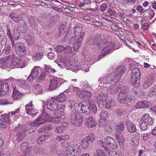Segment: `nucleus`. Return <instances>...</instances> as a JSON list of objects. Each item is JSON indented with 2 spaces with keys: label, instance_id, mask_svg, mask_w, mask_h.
<instances>
[{
  "label": "nucleus",
  "instance_id": "72a5a7b5",
  "mask_svg": "<svg viewBox=\"0 0 156 156\" xmlns=\"http://www.w3.org/2000/svg\"><path fill=\"white\" fill-rule=\"evenodd\" d=\"M14 130L17 132V133H25V132L27 131V129L24 126H19L15 128Z\"/></svg>",
  "mask_w": 156,
  "mask_h": 156
},
{
  "label": "nucleus",
  "instance_id": "473e14b6",
  "mask_svg": "<svg viewBox=\"0 0 156 156\" xmlns=\"http://www.w3.org/2000/svg\"><path fill=\"white\" fill-rule=\"evenodd\" d=\"M44 72L47 74L50 73L51 74H53L56 72L55 69H53L50 66L45 65V66L44 69Z\"/></svg>",
  "mask_w": 156,
  "mask_h": 156
},
{
  "label": "nucleus",
  "instance_id": "a211bd4d",
  "mask_svg": "<svg viewBox=\"0 0 156 156\" xmlns=\"http://www.w3.org/2000/svg\"><path fill=\"white\" fill-rule=\"evenodd\" d=\"M110 75H107L99 79V82L101 84H110L113 83L112 78L111 76H112V74H110Z\"/></svg>",
  "mask_w": 156,
  "mask_h": 156
},
{
  "label": "nucleus",
  "instance_id": "de8ad7c7",
  "mask_svg": "<svg viewBox=\"0 0 156 156\" xmlns=\"http://www.w3.org/2000/svg\"><path fill=\"white\" fill-rule=\"evenodd\" d=\"M20 33L18 32L17 28H14L13 31V36L15 40H18L20 38Z\"/></svg>",
  "mask_w": 156,
  "mask_h": 156
},
{
  "label": "nucleus",
  "instance_id": "2f4dec72",
  "mask_svg": "<svg viewBox=\"0 0 156 156\" xmlns=\"http://www.w3.org/2000/svg\"><path fill=\"white\" fill-rule=\"evenodd\" d=\"M116 85H112L108 88L107 92L110 94L114 95L118 91Z\"/></svg>",
  "mask_w": 156,
  "mask_h": 156
},
{
  "label": "nucleus",
  "instance_id": "603ef678",
  "mask_svg": "<svg viewBox=\"0 0 156 156\" xmlns=\"http://www.w3.org/2000/svg\"><path fill=\"white\" fill-rule=\"evenodd\" d=\"M32 101H31L30 103L26 105L25 106V110L27 113H29L30 114H31L30 112V109L32 108V106L33 105L32 104Z\"/></svg>",
  "mask_w": 156,
  "mask_h": 156
},
{
  "label": "nucleus",
  "instance_id": "052dcab7",
  "mask_svg": "<svg viewBox=\"0 0 156 156\" xmlns=\"http://www.w3.org/2000/svg\"><path fill=\"white\" fill-rule=\"evenodd\" d=\"M65 48L63 46L61 45H58L55 47V49L57 52L61 53L64 51Z\"/></svg>",
  "mask_w": 156,
  "mask_h": 156
},
{
  "label": "nucleus",
  "instance_id": "cd10ccee",
  "mask_svg": "<svg viewBox=\"0 0 156 156\" xmlns=\"http://www.w3.org/2000/svg\"><path fill=\"white\" fill-rule=\"evenodd\" d=\"M126 126L128 131L131 133H134L136 132V129L135 126L129 121L126 123Z\"/></svg>",
  "mask_w": 156,
  "mask_h": 156
},
{
  "label": "nucleus",
  "instance_id": "bf43d9fd",
  "mask_svg": "<svg viewBox=\"0 0 156 156\" xmlns=\"http://www.w3.org/2000/svg\"><path fill=\"white\" fill-rule=\"evenodd\" d=\"M107 112L106 111H103L100 114L101 119H106L107 116Z\"/></svg>",
  "mask_w": 156,
  "mask_h": 156
},
{
  "label": "nucleus",
  "instance_id": "338daca9",
  "mask_svg": "<svg viewBox=\"0 0 156 156\" xmlns=\"http://www.w3.org/2000/svg\"><path fill=\"white\" fill-rule=\"evenodd\" d=\"M29 20L30 24L32 26L34 24L37 18L33 16H30L29 17Z\"/></svg>",
  "mask_w": 156,
  "mask_h": 156
},
{
  "label": "nucleus",
  "instance_id": "6ab92c4d",
  "mask_svg": "<svg viewBox=\"0 0 156 156\" xmlns=\"http://www.w3.org/2000/svg\"><path fill=\"white\" fill-rule=\"evenodd\" d=\"M9 55L5 57V58L1 59L0 60V66L2 68H10L11 67V64L9 63L10 60Z\"/></svg>",
  "mask_w": 156,
  "mask_h": 156
},
{
  "label": "nucleus",
  "instance_id": "09e8293b",
  "mask_svg": "<svg viewBox=\"0 0 156 156\" xmlns=\"http://www.w3.org/2000/svg\"><path fill=\"white\" fill-rule=\"evenodd\" d=\"M123 109L121 107L116 108L115 111V113L119 116H122L123 114Z\"/></svg>",
  "mask_w": 156,
  "mask_h": 156
},
{
  "label": "nucleus",
  "instance_id": "0e129e2a",
  "mask_svg": "<svg viewBox=\"0 0 156 156\" xmlns=\"http://www.w3.org/2000/svg\"><path fill=\"white\" fill-rule=\"evenodd\" d=\"M45 140V136L44 135H41L37 139V142L38 144H41L43 141Z\"/></svg>",
  "mask_w": 156,
  "mask_h": 156
},
{
  "label": "nucleus",
  "instance_id": "f8f14e48",
  "mask_svg": "<svg viewBox=\"0 0 156 156\" xmlns=\"http://www.w3.org/2000/svg\"><path fill=\"white\" fill-rule=\"evenodd\" d=\"M105 143L108 147L112 149H116L118 147V145L115 140L111 137H107L105 139Z\"/></svg>",
  "mask_w": 156,
  "mask_h": 156
},
{
  "label": "nucleus",
  "instance_id": "58836bf2",
  "mask_svg": "<svg viewBox=\"0 0 156 156\" xmlns=\"http://www.w3.org/2000/svg\"><path fill=\"white\" fill-rule=\"evenodd\" d=\"M82 147L84 149H87L89 147V143L86 138L82 139L81 143Z\"/></svg>",
  "mask_w": 156,
  "mask_h": 156
},
{
  "label": "nucleus",
  "instance_id": "bb28decb",
  "mask_svg": "<svg viewBox=\"0 0 156 156\" xmlns=\"http://www.w3.org/2000/svg\"><path fill=\"white\" fill-rule=\"evenodd\" d=\"M41 71V69L39 66H34L31 71V73L32 75V78L34 79H36L39 74V72Z\"/></svg>",
  "mask_w": 156,
  "mask_h": 156
},
{
  "label": "nucleus",
  "instance_id": "5701e85b",
  "mask_svg": "<svg viewBox=\"0 0 156 156\" xmlns=\"http://www.w3.org/2000/svg\"><path fill=\"white\" fill-rule=\"evenodd\" d=\"M143 17L144 19L147 20L150 18L151 20L154 16L155 13L152 10H147L143 12Z\"/></svg>",
  "mask_w": 156,
  "mask_h": 156
},
{
  "label": "nucleus",
  "instance_id": "4c0bfd02",
  "mask_svg": "<svg viewBox=\"0 0 156 156\" xmlns=\"http://www.w3.org/2000/svg\"><path fill=\"white\" fill-rule=\"evenodd\" d=\"M25 39L27 43L30 44L33 43L35 41L34 35L32 34L26 36Z\"/></svg>",
  "mask_w": 156,
  "mask_h": 156
},
{
  "label": "nucleus",
  "instance_id": "e2e57ef3",
  "mask_svg": "<svg viewBox=\"0 0 156 156\" xmlns=\"http://www.w3.org/2000/svg\"><path fill=\"white\" fill-rule=\"evenodd\" d=\"M55 111V112H54V114L56 115H60L63 111V109L61 108H57Z\"/></svg>",
  "mask_w": 156,
  "mask_h": 156
},
{
  "label": "nucleus",
  "instance_id": "1a4fd4ad",
  "mask_svg": "<svg viewBox=\"0 0 156 156\" xmlns=\"http://www.w3.org/2000/svg\"><path fill=\"white\" fill-rule=\"evenodd\" d=\"M132 76L131 78V83L133 85L139 82L141 75L140 70L137 68H134L131 71Z\"/></svg>",
  "mask_w": 156,
  "mask_h": 156
},
{
  "label": "nucleus",
  "instance_id": "2eb2a0df",
  "mask_svg": "<svg viewBox=\"0 0 156 156\" xmlns=\"http://www.w3.org/2000/svg\"><path fill=\"white\" fill-rule=\"evenodd\" d=\"M67 66L68 68L70 69H80V64L79 63L78 64V62L74 59H71L69 61L68 63H66ZM68 69V68H67Z\"/></svg>",
  "mask_w": 156,
  "mask_h": 156
},
{
  "label": "nucleus",
  "instance_id": "39448f33",
  "mask_svg": "<svg viewBox=\"0 0 156 156\" xmlns=\"http://www.w3.org/2000/svg\"><path fill=\"white\" fill-rule=\"evenodd\" d=\"M114 46V42L105 40L102 42L99 48L102 50L104 55H105L111 52Z\"/></svg>",
  "mask_w": 156,
  "mask_h": 156
},
{
  "label": "nucleus",
  "instance_id": "393cba45",
  "mask_svg": "<svg viewBox=\"0 0 156 156\" xmlns=\"http://www.w3.org/2000/svg\"><path fill=\"white\" fill-rule=\"evenodd\" d=\"M58 85V81L57 78L51 80L48 86V90H51L56 88Z\"/></svg>",
  "mask_w": 156,
  "mask_h": 156
},
{
  "label": "nucleus",
  "instance_id": "7c9ffc66",
  "mask_svg": "<svg viewBox=\"0 0 156 156\" xmlns=\"http://www.w3.org/2000/svg\"><path fill=\"white\" fill-rule=\"evenodd\" d=\"M94 47H97L98 48H99L101 44V40L99 36L96 35L94 37Z\"/></svg>",
  "mask_w": 156,
  "mask_h": 156
},
{
  "label": "nucleus",
  "instance_id": "423d86ee",
  "mask_svg": "<svg viewBox=\"0 0 156 156\" xmlns=\"http://www.w3.org/2000/svg\"><path fill=\"white\" fill-rule=\"evenodd\" d=\"M80 148L77 144H72L69 146L63 156H71L73 153L74 156H77L80 153Z\"/></svg>",
  "mask_w": 156,
  "mask_h": 156
},
{
  "label": "nucleus",
  "instance_id": "4468645a",
  "mask_svg": "<svg viewBox=\"0 0 156 156\" xmlns=\"http://www.w3.org/2000/svg\"><path fill=\"white\" fill-rule=\"evenodd\" d=\"M74 33L77 39H78L79 41L82 42L85 34L84 32H82V28L76 27L74 28Z\"/></svg>",
  "mask_w": 156,
  "mask_h": 156
},
{
  "label": "nucleus",
  "instance_id": "49530a36",
  "mask_svg": "<svg viewBox=\"0 0 156 156\" xmlns=\"http://www.w3.org/2000/svg\"><path fill=\"white\" fill-rule=\"evenodd\" d=\"M77 41L78 42L73 44V48L74 51H76L78 50V49L80 47L81 43V42L79 41L78 40H77Z\"/></svg>",
  "mask_w": 156,
  "mask_h": 156
},
{
  "label": "nucleus",
  "instance_id": "e433bc0d",
  "mask_svg": "<svg viewBox=\"0 0 156 156\" xmlns=\"http://www.w3.org/2000/svg\"><path fill=\"white\" fill-rule=\"evenodd\" d=\"M33 151L36 154H41L44 151V149L40 146H36L33 149Z\"/></svg>",
  "mask_w": 156,
  "mask_h": 156
},
{
  "label": "nucleus",
  "instance_id": "f03ea898",
  "mask_svg": "<svg viewBox=\"0 0 156 156\" xmlns=\"http://www.w3.org/2000/svg\"><path fill=\"white\" fill-rule=\"evenodd\" d=\"M76 111L71 112L69 115L71 123L76 126L81 125L83 121V117Z\"/></svg>",
  "mask_w": 156,
  "mask_h": 156
},
{
  "label": "nucleus",
  "instance_id": "8fccbe9b",
  "mask_svg": "<svg viewBox=\"0 0 156 156\" xmlns=\"http://www.w3.org/2000/svg\"><path fill=\"white\" fill-rule=\"evenodd\" d=\"M54 131L58 133H61L64 132L63 128L61 126H58L56 127Z\"/></svg>",
  "mask_w": 156,
  "mask_h": 156
},
{
  "label": "nucleus",
  "instance_id": "aec40b11",
  "mask_svg": "<svg viewBox=\"0 0 156 156\" xmlns=\"http://www.w3.org/2000/svg\"><path fill=\"white\" fill-rule=\"evenodd\" d=\"M108 98L106 94L101 93L98 95L96 99V101L98 105H103L105 104Z\"/></svg>",
  "mask_w": 156,
  "mask_h": 156
},
{
  "label": "nucleus",
  "instance_id": "ddd939ff",
  "mask_svg": "<svg viewBox=\"0 0 156 156\" xmlns=\"http://www.w3.org/2000/svg\"><path fill=\"white\" fill-rule=\"evenodd\" d=\"M11 88L8 83V79L6 83H4L3 81H0V97L2 95L6 94L9 89Z\"/></svg>",
  "mask_w": 156,
  "mask_h": 156
},
{
  "label": "nucleus",
  "instance_id": "6e6552de",
  "mask_svg": "<svg viewBox=\"0 0 156 156\" xmlns=\"http://www.w3.org/2000/svg\"><path fill=\"white\" fill-rule=\"evenodd\" d=\"M126 71L124 66H121L116 69L113 73L114 76L112 77L113 83H116L120 79L122 74Z\"/></svg>",
  "mask_w": 156,
  "mask_h": 156
},
{
  "label": "nucleus",
  "instance_id": "f257e3e1",
  "mask_svg": "<svg viewBox=\"0 0 156 156\" xmlns=\"http://www.w3.org/2000/svg\"><path fill=\"white\" fill-rule=\"evenodd\" d=\"M117 90L118 91H120L117 98L118 101L120 103L125 104L131 101L128 97L127 91L128 88L127 87L121 84L118 85Z\"/></svg>",
  "mask_w": 156,
  "mask_h": 156
},
{
  "label": "nucleus",
  "instance_id": "a18cd8bd",
  "mask_svg": "<svg viewBox=\"0 0 156 156\" xmlns=\"http://www.w3.org/2000/svg\"><path fill=\"white\" fill-rule=\"evenodd\" d=\"M93 156H107L104 151L101 150H97L94 153Z\"/></svg>",
  "mask_w": 156,
  "mask_h": 156
},
{
  "label": "nucleus",
  "instance_id": "4be33fe9",
  "mask_svg": "<svg viewBox=\"0 0 156 156\" xmlns=\"http://www.w3.org/2000/svg\"><path fill=\"white\" fill-rule=\"evenodd\" d=\"M85 123L87 127L90 128L94 127L97 123L94 119L92 116H90L86 119Z\"/></svg>",
  "mask_w": 156,
  "mask_h": 156
},
{
  "label": "nucleus",
  "instance_id": "864d4df0",
  "mask_svg": "<svg viewBox=\"0 0 156 156\" xmlns=\"http://www.w3.org/2000/svg\"><path fill=\"white\" fill-rule=\"evenodd\" d=\"M91 2V0H83V2L80 3L78 4V5L80 7H82L85 5H90Z\"/></svg>",
  "mask_w": 156,
  "mask_h": 156
},
{
  "label": "nucleus",
  "instance_id": "c03bdc74",
  "mask_svg": "<svg viewBox=\"0 0 156 156\" xmlns=\"http://www.w3.org/2000/svg\"><path fill=\"white\" fill-rule=\"evenodd\" d=\"M6 34L10 40L12 46H14L15 44L14 40L13 38L12 35L11 33L10 30L9 29L8 27H7Z\"/></svg>",
  "mask_w": 156,
  "mask_h": 156
},
{
  "label": "nucleus",
  "instance_id": "ea45409f",
  "mask_svg": "<svg viewBox=\"0 0 156 156\" xmlns=\"http://www.w3.org/2000/svg\"><path fill=\"white\" fill-rule=\"evenodd\" d=\"M43 54L41 52H38L35 53L33 55V59L35 61L39 60L43 58Z\"/></svg>",
  "mask_w": 156,
  "mask_h": 156
},
{
  "label": "nucleus",
  "instance_id": "7ed1b4c3",
  "mask_svg": "<svg viewBox=\"0 0 156 156\" xmlns=\"http://www.w3.org/2000/svg\"><path fill=\"white\" fill-rule=\"evenodd\" d=\"M8 83H9V86L11 88H14L19 89L21 87H25L26 88H29L30 87L29 85L27 84V83H26L25 80H16L13 77H10L8 79Z\"/></svg>",
  "mask_w": 156,
  "mask_h": 156
},
{
  "label": "nucleus",
  "instance_id": "412c9836",
  "mask_svg": "<svg viewBox=\"0 0 156 156\" xmlns=\"http://www.w3.org/2000/svg\"><path fill=\"white\" fill-rule=\"evenodd\" d=\"M51 118L49 117V115L45 112H43L40 117L37 118L36 120L38 121H43L44 123L45 122H51Z\"/></svg>",
  "mask_w": 156,
  "mask_h": 156
},
{
  "label": "nucleus",
  "instance_id": "c9c22d12",
  "mask_svg": "<svg viewBox=\"0 0 156 156\" xmlns=\"http://www.w3.org/2000/svg\"><path fill=\"white\" fill-rule=\"evenodd\" d=\"M148 106V105L146 101H141L137 103L135 106L136 108H145Z\"/></svg>",
  "mask_w": 156,
  "mask_h": 156
},
{
  "label": "nucleus",
  "instance_id": "79ce46f5",
  "mask_svg": "<svg viewBox=\"0 0 156 156\" xmlns=\"http://www.w3.org/2000/svg\"><path fill=\"white\" fill-rule=\"evenodd\" d=\"M124 129V124L123 122H121L118 124L116 127L117 132L118 133H121Z\"/></svg>",
  "mask_w": 156,
  "mask_h": 156
},
{
  "label": "nucleus",
  "instance_id": "c85d7f7f",
  "mask_svg": "<svg viewBox=\"0 0 156 156\" xmlns=\"http://www.w3.org/2000/svg\"><path fill=\"white\" fill-rule=\"evenodd\" d=\"M54 99L56 100L57 102L60 103L66 101L67 99L66 97L63 93H62L57 97H53Z\"/></svg>",
  "mask_w": 156,
  "mask_h": 156
},
{
  "label": "nucleus",
  "instance_id": "20e7f679",
  "mask_svg": "<svg viewBox=\"0 0 156 156\" xmlns=\"http://www.w3.org/2000/svg\"><path fill=\"white\" fill-rule=\"evenodd\" d=\"M153 123V121L151 117L148 114L144 115L140 122V126L143 131L146 130L149 126H151Z\"/></svg>",
  "mask_w": 156,
  "mask_h": 156
},
{
  "label": "nucleus",
  "instance_id": "a878e982",
  "mask_svg": "<svg viewBox=\"0 0 156 156\" xmlns=\"http://www.w3.org/2000/svg\"><path fill=\"white\" fill-rule=\"evenodd\" d=\"M21 150L23 153L27 154L30 150L29 147V143L27 142H23L21 145Z\"/></svg>",
  "mask_w": 156,
  "mask_h": 156
},
{
  "label": "nucleus",
  "instance_id": "3c124183",
  "mask_svg": "<svg viewBox=\"0 0 156 156\" xmlns=\"http://www.w3.org/2000/svg\"><path fill=\"white\" fill-rule=\"evenodd\" d=\"M107 13L109 15L113 16L115 15V12L113 7H111L108 9Z\"/></svg>",
  "mask_w": 156,
  "mask_h": 156
},
{
  "label": "nucleus",
  "instance_id": "dca6fc26",
  "mask_svg": "<svg viewBox=\"0 0 156 156\" xmlns=\"http://www.w3.org/2000/svg\"><path fill=\"white\" fill-rule=\"evenodd\" d=\"M55 101V100L53 98H51L49 104L46 102L47 108L50 111H54L59 108L58 105L57 104Z\"/></svg>",
  "mask_w": 156,
  "mask_h": 156
},
{
  "label": "nucleus",
  "instance_id": "69168bd1",
  "mask_svg": "<svg viewBox=\"0 0 156 156\" xmlns=\"http://www.w3.org/2000/svg\"><path fill=\"white\" fill-rule=\"evenodd\" d=\"M149 92L152 95H156V86L151 87L150 88Z\"/></svg>",
  "mask_w": 156,
  "mask_h": 156
},
{
  "label": "nucleus",
  "instance_id": "0eeeda50",
  "mask_svg": "<svg viewBox=\"0 0 156 156\" xmlns=\"http://www.w3.org/2000/svg\"><path fill=\"white\" fill-rule=\"evenodd\" d=\"M76 107L75 109L76 111L79 112L80 113H84L86 114H88L90 112V109L87 103L83 101L80 103L75 104Z\"/></svg>",
  "mask_w": 156,
  "mask_h": 156
},
{
  "label": "nucleus",
  "instance_id": "9b49d317",
  "mask_svg": "<svg viewBox=\"0 0 156 156\" xmlns=\"http://www.w3.org/2000/svg\"><path fill=\"white\" fill-rule=\"evenodd\" d=\"M15 50L16 54L21 56L24 55L26 53V48L24 44L19 42L15 45Z\"/></svg>",
  "mask_w": 156,
  "mask_h": 156
},
{
  "label": "nucleus",
  "instance_id": "4d7b16f0",
  "mask_svg": "<svg viewBox=\"0 0 156 156\" xmlns=\"http://www.w3.org/2000/svg\"><path fill=\"white\" fill-rule=\"evenodd\" d=\"M152 84V82L150 80H147L145 81L143 84V87L145 88L146 89L148 87H150Z\"/></svg>",
  "mask_w": 156,
  "mask_h": 156
},
{
  "label": "nucleus",
  "instance_id": "b1692460",
  "mask_svg": "<svg viewBox=\"0 0 156 156\" xmlns=\"http://www.w3.org/2000/svg\"><path fill=\"white\" fill-rule=\"evenodd\" d=\"M13 89L12 98L14 100H17L23 96V94L20 92L18 89L14 88H12Z\"/></svg>",
  "mask_w": 156,
  "mask_h": 156
},
{
  "label": "nucleus",
  "instance_id": "774afa93",
  "mask_svg": "<svg viewBox=\"0 0 156 156\" xmlns=\"http://www.w3.org/2000/svg\"><path fill=\"white\" fill-rule=\"evenodd\" d=\"M64 25H62L60 27H59V33L58 34L59 36H61V34H62L64 33L66 29Z\"/></svg>",
  "mask_w": 156,
  "mask_h": 156
},
{
  "label": "nucleus",
  "instance_id": "c756f323",
  "mask_svg": "<svg viewBox=\"0 0 156 156\" xmlns=\"http://www.w3.org/2000/svg\"><path fill=\"white\" fill-rule=\"evenodd\" d=\"M88 102L90 109L91 111L95 113L97 112V108L95 102L91 99L89 100Z\"/></svg>",
  "mask_w": 156,
  "mask_h": 156
},
{
  "label": "nucleus",
  "instance_id": "5fc2aeb1",
  "mask_svg": "<svg viewBox=\"0 0 156 156\" xmlns=\"http://www.w3.org/2000/svg\"><path fill=\"white\" fill-rule=\"evenodd\" d=\"M25 135V133H17L16 136V140L19 142L21 141L24 138Z\"/></svg>",
  "mask_w": 156,
  "mask_h": 156
},
{
  "label": "nucleus",
  "instance_id": "680f3d73",
  "mask_svg": "<svg viewBox=\"0 0 156 156\" xmlns=\"http://www.w3.org/2000/svg\"><path fill=\"white\" fill-rule=\"evenodd\" d=\"M57 150V146L55 145H52L51 146L50 151L51 154L55 153Z\"/></svg>",
  "mask_w": 156,
  "mask_h": 156
},
{
  "label": "nucleus",
  "instance_id": "13d9d810",
  "mask_svg": "<svg viewBox=\"0 0 156 156\" xmlns=\"http://www.w3.org/2000/svg\"><path fill=\"white\" fill-rule=\"evenodd\" d=\"M114 102L112 100L108 101L106 103L107 108L109 109L113 105Z\"/></svg>",
  "mask_w": 156,
  "mask_h": 156
},
{
  "label": "nucleus",
  "instance_id": "a19ab883",
  "mask_svg": "<svg viewBox=\"0 0 156 156\" xmlns=\"http://www.w3.org/2000/svg\"><path fill=\"white\" fill-rule=\"evenodd\" d=\"M10 116V113H9L7 114L2 115L1 118L4 120L6 122L9 124H10L11 122L9 117Z\"/></svg>",
  "mask_w": 156,
  "mask_h": 156
},
{
  "label": "nucleus",
  "instance_id": "f3484780",
  "mask_svg": "<svg viewBox=\"0 0 156 156\" xmlns=\"http://www.w3.org/2000/svg\"><path fill=\"white\" fill-rule=\"evenodd\" d=\"M77 95L80 98L83 100H87L90 99L91 96V94L90 91L85 90L77 92Z\"/></svg>",
  "mask_w": 156,
  "mask_h": 156
},
{
  "label": "nucleus",
  "instance_id": "6e6d98bb",
  "mask_svg": "<svg viewBox=\"0 0 156 156\" xmlns=\"http://www.w3.org/2000/svg\"><path fill=\"white\" fill-rule=\"evenodd\" d=\"M106 120V119H100L99 121V126L101 127L105 126L107 125Z\"/></svg>",
  "mask_w": 156,
  "mask_h": 156
},
{
  "label": "nucleus",
  "instance_id": "37998d69",
  "mask_svg": "<svg viewBox=\"0 0 156 156\" xmlns=\"http://www.w3.org/2000/svg\"><path fill=\"white\" fill-rule=\"evenodd\" d=\"M70 136L69 135H64L58 136H57L56 139L59 141H61L62 140H65L69 139Z\"/></svg>",
  "mask_w": 156,
  "mask_h": 156
},
{
  "label": "nucleus",
  "instance_id": "f704fd0d",
  "mask_svg": "<svg viewBox=\"0 0 156 156\" xmlns=\"http://www.w3.org/2000/svg\"><path fill=\"white\" fill-rule=\"evenodd\" d=\"M9 16L16 22H19L22 19L21 16H18L14 12L11 13L9 15Z\"/></svg>",
  "mask_w": 156,
  "mask_h": 156
},
{
  "label": "nucleus",
  "instance_id": "9d476101",
  "mask_svg": "<svg viewBox=\"0 0 156 156\" xmlns=\"http://www.w3.org/2000/svg\"><path fill=\"white\" fill-rule=\"evenodd\" d=\"M9 57H10V60L11 59L10 64L11 66H12L13 67L17 68H22L24 67L21 60L18 58L16 55L13 54L10 55Z\"/></svg>",
  "mask_w": 156,
  "mask_h": 156
}]
</instances>
